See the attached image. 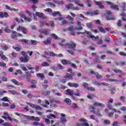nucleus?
<instances>
[{
	"mask_svg": "<svg viewBox=\"0 0 126 126\" xmlns=\"http://www.w3.org/2000/svg\"><path fill=\"white\" fill-rule=\"evenodd\" d=\"M65 40L63 39L62 42L59 43V45L62 47L65 46L68 47L69 49L74 50L76 48V44L73 41H70L69 43H65Z\"/></svg>",
	"mask_w": 126,
	"mask_h": 126,
	"instance_id": "f257e3e1",
	"label": "nucleus"
},
{
	"mask_svg": "<svg viewBox=\"0 0 126 126\" xmlns=\"http://www.w3.org/2000/svg\"><path fill=\"white\" fill-rule=\"evenodd\" d=\"M52 15L54 17L59 16V17L54 19V20L55 21H60L61 20H63L64 19L63 17H62L63 16V15H62V14H61L60 11H54L53 13H52Z\"/></svg>",
	"mask_w": 126,
	"mask_h": 126,
	"instance_id": "f03ea898",
	"label": "nucleus"
},
{
	"mask_svg": "<svg viewBox=\"0 0 126 126\" xmlns=\"http://www.w3.org/2000/svg\"><path fill=\"white\" fill-rule=\"evenodd\" d=\"M21 53L24 57H21L20 58V61L22 63H27L29 61V57L27 55V53L25 51H22Z\"/></svg>",
	"mask_w": 126,
	"mask_h": 126,
	"instance_id": "7ed1b4c3",
	"label": "nucleus"
},
{
	"mask_svg": "<svg viewBox=\"0 0 126 126\" xmlns=\"http://www.w3.org/2000/svg\"><path fill=\"white\" fill-rule=\"evenodd\" d=\"M65 7L68 10L70 9H72V10H79V7L77 6H74V5L72 3H69L68 4L65 5Z\"/></svg>",
	"mask_w": 126,
	"mask_h": 126,
	"instance_id": "20e7f679",
	"label": "nucleus"
},
{
	"mask_svg": "<svg viewBox=\"0 0 126 126\" xmlns=\"http://www.w3.org/2000/svg\"><path fill=\"white\" fill-rule=\"evenodd\" d=\"M90 110H91V112L94 114V115H97V116L102 117L101 113H100V110L97 109L96 111V108L94 107V106H91Z\"/></svg>",
	"mask_w": 126,
	"mask_h": 126,
	"instance_id": "39448f33",
	"label": "nucleus"
},
{
	"mask_svg": "<svg viewBox=\"0 0 126 126\" xmlns=\"http://www.w3.org/2000/svg\"><path fill=\"white\" fill-rule=\"evenodd\" d=\"M85 32H86V34H87L88 37L91 38L92 39V40H93L94 41H98V40H99V36H95L91 34V32H90L88 31H86Z\"/></svg>",
	"mask_w": 126,
	"mask_h": 126,
	"instance_id": "423d86ee",
	"label": "nucleus"
},
{
	"mask_svg": "<svg viewBox=\"0 0 126 126\" xmlns=\"http://www.w3.org/2000/svg\"><path fill=\"white\" fill-rule=\"evenodd\" d=\"M105 16L108 20H115V18L113 17L112 12L110 11H106Z\"/></svg>",
	"mask_w": 126,
	"mask_h": 126,
	"instance_id": "0eeeda50",
	"label": "nucleus"
},
{
	"mask_svg": "<svg viewBox=\"0 0 126 126\" xmlns=\"http://www.w3.org/2000/svg\"><path fill=\"white\" fill-rule=\"evenodd\" d=\"M17 31H22L24 34H28V31L24 27L19 26L17 28Z\"/></svg>",
	"mask_w": 126,
	"mask_h": 126,
	"instance_id": "6e6552de",
	"label": "nucleus"
},
{
	"mask_svg": "<svg viewBox=\"0 0 126 126\" xmlns=\"http://www.w3.org/2000/svg\"><path fill=\"white\" fill-rule=\"evenodd\" d=\"M39 32L40 33H43L44 34V35H48L50 34V32H51V30L50 29H40L39 30Z\"/></svg>",
	"mask_w": 126,
	"mask_h": 126,
	"instance_id": "1a4fd4ad",
	"label": "nucleus"
},
{
	"mask_svg": "<svg viewBox=\"0 0 126 126\" xmlns=\"http://www.w3.org/2000/svg\"><path fill=\"white\" fill-rule=\"evenodd\" d=\"M76 20H77L76 23L78 26H80L79 28H76V30H82L83 28H82V27H81V22H80V21H81L82 19L76 18Z\"/></svg>",
	"mask_w": 126,
	"mask_h": 126,
	"instance_id": "9d476101",
	"label": "nucleus"
},
{
	"mask_svg": "<svg viewBox=\"0 0 126 126\" xmlns=\"http://www.w3.org/2000/svg\"><path fill=\"white\" fill-rule=\"evenodd\" d=\"M35 15L37 16H38V17H39V18H40L41 19H47V17L43 13H40L39 12H36L35 13Z\"/></svg>",
	"mask_w": 126,
	"mask_h": 126,
	"instance_id": "9b49d317",
	"label": "nucleus"
},
{
	"mask_svg": "<svg viewBox=\"0 0 126 126\" xmlns=\"http://www.w3.org/2000/svg\"><path fill=\"white\" fill-rule=\"evenodd\" d=\"M27 120H31V121H35V122H40V118L38 117L34 116H26Z\"/></svg>",
	"mask_w": 126,
	"mask_h": 126,
	"instance_id": "f8f14e48",
	"label": "nucleus"
},
{
	"mask_svg": "<svg viewBox=\"0 0 126 126\" xmlns=\"http://www.w3.org/2000/svg\"><path fill=\"white\" fill-rule=\"evenodd\" d=\"M68 1H70V2H75L76 4H78L79 6H81V7H83V4L80 3V1L79 0H67Z\"/></svg>",
	"mask_w": 126,
	"mask_h": 126,
	"instance_id": "ddd939ff",
	"label": "nucleus"
},
{
	"mask_svg": "<svg viewBox=\"0 0 126 126\" xmlns=\"http://www.w3.org/2000/svg\"><path fill=\"white\" fill-rule=\"evenodd\" d=\"M42 43L44 45H51L52 43V38L51 37H48L45 40L43 41Z\"/></svg>",
	"mask_w": 126,
	"mask_h": 126,
	"instance_id": "4468645a",
	"label": "nucleus"
},
{
	"mask_svg": "<svg viewBox=\"0 0 126 126\" xmlns=\"http://www.w3.org/2000/svg\"><path fill=\"white\" fill-rule=\"evenodd\" d=\"M0 57H1V59L2 60V61H8V58H7L6 56L3 54V52L1 50L0 51Z\"/></svg>",
	"mask_w": 126,
	"mask_h": 126,
	"instance_id": "2eb2a0df",
	"label": "nucleus"
},
{
	"mask_svg": "<svg viewBox=\"0 0 126 126\" xmlns=\"http://www.w3.org/2000/svg\"><path fill=\"white\" fill-rule=\"evenodd\" d=\"M107 3L108 4H110L111 5V8L112 9H116V10H119V6H118V5H113V3L109 1H107Z\"/></svg>",
	"mask_w": 126,
	"mask_h": 126,
	"instance_id": "dca6fc26",
	"label": "nucleus"
},
{
	"mask_svg": "<svg viewBox=\"0 0 126 126\" xmlns=\"http://www.w3.org/2000/svg\"><path fill=\"white\" fill-rule=\"evenodd\" d=\"M61 122L63 123V124H64V123H66L67 122V120H66V118H65V114L63 113H62L61 114Z\"/></svg>",
	"mask_w": 126,
	"mask_h": 126,
	"instance_id": "f3484780",
	"label": "nucleus"
},
{
	"mask_svg": "<svg viewBox=\"0 0 126 126\" xmlns=\"http://www.w3.org/2000/svg\"><path fill=\"white\" fill-rule=\"evenodd\" d=\"M92 55H93L94 57H96L95 59H94V62L95 63H100V59L99 56H97V53H92Z\"/></svg>",
	"mask_w": 126,
	"mask_h": 126,
	"instance_id": "a211bd4d",
	"label": "nucleus"
},
{
	"mask_svg": "<svg viewBox=\"0 0 126 126\" xmlns=\"http://www.w3.org/2000/svg\"><path fill=\"white\" fill-rule=\"evenodd\" d=\"M80 122H82L83 126H89V124L87 123V120L85 118H81L80 120Z\"/></svg>",
	"mask_w": 126,
	"mask_h": 126,
	"instance_id": "6ab92c4d",
	"label": "nucleus"
},
{
	"mask_svg": "<svg viewBox=\"0 0 126 126\" xmlns=\"http://www.w3.org/2000/svg\"><path fill=\"white\" fill-rule=\"evenodd\" d=\"M66 94H67V95H69V96H72L74 94V91H73L72 90L68 89L66 91Z\"/></svg>",
	"mask_w": 126,
	"mask_h": 126,
	"instance_id": "aec40b11",
	"label": "nucleus"
},
{
	"mask_svg": "<svg viewBox=\"0 0 126 126\" xmlns=\"http://www.w3.org/2000/svg\"><path fill=\"white\" fill-rule=\"evenodd\" d=\"M48 83H49V82L47 80H44V81L42 83L41 85L43 88H44V89H46V88H48V87H49Z\"/></svg>",
	"mask_w": 126,
	"mask_h": 126,
	"instance_id": "412c9836",
	"label": "nucleus"
},
{
	"mask_svg": "<svg viewBox=\"0 0 126 126\" xmlns=\"http://www.w3.org/2000/svg\"><path fill=\"white\" fill-rule=\"evenodd\" d=\"M93 106H94V107H102V108H104L105 104L99 102H94L93 104Z\"/></svg>",
	"mask_w": 126,
	"mask_h": 126,
	"instance_id": "4be33fe9",
	"label": "nucleus"
},
{
	"mask_svg": "<svg viewBox=\"0 0 126 126\" xmlns=\"http://www.w3.org/2000/svg\"><path fill=\"white\" fill-rule=\"evenodd\" d=\"M11 81H12V83L15 85H18L19 86L22 85V83L18 82V81L15 79H12Z\"/></svg>",
	"mask_w": 126,
	"mask_h": 126,
	"instance_id": "5701e85b",
	"label": "nucleus"
},
{
	"mask_svg": "<svg viewBox=\"0 0 126 126\" xmlns=\"http://www.w3.org/2000/svg\"><path fill=\"white\" fill-rule=\"evenodd\" d=\"M61 63L63 64H71V62L70 61L66 60L65 59L61 60Z\"/></svg>",
	"mask_w": 126,
	"mask_h": 126,
	"instance_id": "b1692460",
	"label": "nucleus"
},
{
	"mask_svg": "<svg viewBox=\"0 0 126 126\" xmlns=\"http://www.w3.org/2000/svg\"><path fill=\"white\" fill-rule=\"evenodd\" d=\"M94 84H95V85H97V86H100L101 85H108V84H107V83H105V82H102V83H99L97 81H94L93 82Z\"/></svg>",
	"mask_w": 126,
	"mask_h": 126,
	"instance_id": "393cba45",
	"label": "nucleus"
},
{
	"mask_svg": "<svg viewBox=\"0 0 126 126\" xmlns=\"http://www.w3.org/2000/svg\"><path fill=\"white\" fill-rule=\"evenodd\" d=\"M98 13H99V11L98 10L94 11V12H87V14H88V15H92V16L97 15Z\"/></svg>",
	"mask_w": 126,
	"mask_h": 126,
	"instance_id": "a878e982",
	"label": "nucleus"
},
{
	"mask_svg": "<svg viewBox=\"0 0 126 126\" xmlns=\"http://www.w3.org/2000/svg\"><path fill=\"white\" fill-rule=\"evenodd\" d=\"M11 38H12V39H14L15 38H17V32L14 31H12L11 32Z\"/></svg>",
	"mask_w": 126,
	"mask_h": 126,
	"instance_id": "bb28decb",
	"label": "nucleus"
},
{
	"mask_svg": "<svg viewBox=\"0 0 126 126\" xmlns=\"http://www.w3.org/2000/svg\"><path fill=\"white\" fill-rule=\"evenodd\" d=\"M5 7H6V9H8L9 10H11V11L14 10V11H18L19 10L18 9L12 8H11V7L7 5H5Z\"/></svg>",
	"mask_w": 126,
	"mask_h": 126,
	"instance_id": "cd10ccee",
	"label": "nucleus"
},
{
	"mask_svg": "<svg viewBox=\"0 0 126 126\" xmlns=\"http://www.w3.org/2000/svg\"><path fill=\"white\" fill-rule=\"evenodd\" d=\"M95 4L96 5H98L99 6L100 8H104V6L102 4V2L101 1H98L97 2L95 1Z\"/></svg>",
	"mask_w": 126,
	"mask_h": 126,
	"instance_id": "c85d7f7f",
	"label": "nucleus"
},
{
	"mask_svg": "<svg viewBox=\"0 0 126 126\" xmlns=\"http://www.w3.org/2000/svg\"><path fill=\"white\" fill-rule=\"evenodd\" d=\"M2 118L4 119V120H5V121H7V120H9L11 122H12V118L10 116L6 117V116H2Z\"/></svg>",
	"mask_w": 126,
	"mask_h": 126,
	"instance_id": "c756f323",
	"label": "nucleus"
},
{
	"mask_svg": "<svg viewBox=\"0 0 126 126\" xmlns=\"http://www.w3.org/2000/svg\"><path fill=\"white\" fill-rule=\"evenodd\" d=\"M50 106H51V107H54V108H57V107H58V105L55 103L54 101H53L52 100L50 99Z\"/></svg>",
	"mask_w": 126,
	"mask_h": 126,
	"instance_id": "7c9ffc66",
	"label": "nucleus"
},
{
	"mask_svg": "<svg viewBox=\"0 0 126 126\" xmlns=\"http://www.w3.org/2000/svg\"><path fill=\"white\" fill-rule=\"evenodd\" d=\"M65 78H67L68 79H71L72 80L73 78H72V75L69 74L68 73H67L66 74V75L65 76Z\"/></svg>",
	"mask_w": 126,
	"mask_h": 126,
	"instance_id": "2f4dec72",
	"label": "nucleus"
},
{
	"mask_svg": "<svg viewBox=\"0 0 126 126\" xmlns=\"http://www.w3.org/2000/svg\"><path fill=\"white\" fill-rule=\"evenodd\" d=\"M42 94L44 95V96H48V95L51 94V92H50V91H43L42 92Z\"/></svg>",
	"mask_w": 126,
	"mask_h": 126,
	"instance_id": "473e14b6",
	"label": "nucleus"
},
{
	"mask_svg": "<svg viewBox=\"0 0 126 126\" xmlns=\"http://www.w3.org/2000/svg\"><path fill=\"white\" fill-rule=\"evenodd\" d=\"M20 67L24 71H28V70L27 69V68H26L25 67V65H24V64H21L20 65Z\"/></svg>",
	"mask_w": 126,
	"mask_h": 126,
	"instance_id": "72a5a7b5",
	"label": "nucleus"
},
{
	"mask_svg": "<svg viewBox=\"0 0 126 126\" xmlns=\"http://www.w3.org/2000/svg\"><path fill=\"white\" fill-rule=\"evenodd\" d=\"M15 115H16L17 116H19V117H24L25 118H26V119H27V116L26 115H24L22 114H20L18 112H15Z\"/></svg>",
	"mask_w": 126,
	"mask_h": 126,
	"instance_id": "f704fd0d",
	"label": "nucleus"
},
{
	"mask_svg": "<svg viewBox=\"0 0 126 126\" xmlns=\"http://www.w3.org/2000/svg\"><path fill=\"white\" fill-rule=\"evenodd\" d=\"M13 48L14 49V50H16L17 52H19L21 50V47L18 45V46H13Z\"/></svg>",
	"mask_w": 126,
	"mask_h": 126,
	"instance_id": "c9c22d12",
	"label": "nucleus"
},
{
	"mask_svg": "<svg viewBox=\"0 0 126 126\" xmlns=\"http://www.w3.org/2000/svg\"><path fill=\"white\" fill-rule=\"evenodd\" d=\"M36 76L41 78V79H44L45 78V76L43 73H37Z\"/></svg>",
	"mask_w": 126,
	"mask_h": 126,
	"instance_id": "e433bc0d",
	"label": "nucleus"
},
{
	"mask_svg": "<svg viewBox=\"0 0 126 126\" xmlns=\"http://www.w3.org/2000/svg\"><path fill=\"white\" fill-rule=\"evenodd\" d=\"M0 66L3 67L4 68H6V64L4 62H0Z\"/></svg>",
	"mask_w": 126,
	"mask_h": 126,
	"instance_id": "4c0bfd02",
	"label": "nucleus"
},
{
	"mask_svg": "<svg viewBox=\"0 0 126 126\" xmlns=\"http://www.w3.org/2000/svg\"><path fill=\"white\" fill-rule=\"evenodd\" d=\"M113 70L114 72H116V73H122V70L118 69V68L113 69Z\"/></svg>",
	"mask_w": 126,
	"mask_h": 126,
	"instance_id": "58836bf2",
	"label": "nucleus"
},
{
	"mask_svg": "<svg viewBox=\"0 0 126 126\" xmlns=\"http://www.w3.org/2000/svg\"><path fill=\"white\" fill-rule=\"evenodd\" d=\"M47 5H48V6H51L52 7H55V6H56L55 3L51 2H47Z\"/></svg>",
	"mask_w": 126,
	"mask_h": 126,
	"instance_id": "ea45409f",
	"label": "nucleus"
},
{
	"mask_svg": "<svg viewBox=\"0 0 126 126\" xmlns=\"http://www.w3.org/2000/svg\"><path fill=\"white\" fill-rule=\"evenodd\" d=\"M49 56L50 57H57L58 55L56 54V53H54L53 51L49 52Z\"/></svg>",
	"mask_w": 126,
	"mask_h": 126,
	"instance_id": "a19ab883",
	"label": "nucleus"
},
{
	"mask_svg": "<svg viewBox=\"0 0 126 126\" xmlns=\"http://www.w3.org/2000/svg\"><path fill=\"white\" fill-rule=\"evenodd\" d=\"M87 97L89 99H93L94 98V97H95V95H94V94H89L87 95Z\"/></svg>",
	"mask_w": 126,
	"mask_h": 126,
	"instance_id": "79ce46f5",
	"label": "nucleus"
},
{
	"mask_svg": "<svg viewBox=\"0 0 126 126\" xmlns=\"http://www.w3.org/2000/svg\"><path fill=\"white\" fill-rule=\"evenodd\" d=\"M51 100L54 102L56 103V104H61V101L56 99V98H52Z\"/></svg>",
	"mask_w": 126,
	"mask_h": 126,
	"instance_id": "37998d69",
	"label": "nucleus"
},
{
	"mask_svg": "<svg viewBox=\"0 0 126 126\" xmlns=\"http://www.w3.org/2000/svg\"><path fill=\"white\" fill-rule=\"evenodd\" d=\"M21 42H22V44L24 45L25 44H28V40L25 39H22L21 40Z\"/></svg>",
	"mask_w": 126,
	"mask_h": 126,
	"instance_id": "c03bdc74",
	"label": "nucleus"
},
{
	"mask_svg": "<svg viewBox=\"0 0 126 126\" xmlns=\"http://www.w3.org/2000/svg\"><path fill=\"white\" fill-rule=\"evenodd\" d=\"M51 36H52V37H53V38L55 39V40H59V38L58 37V35H56V34H55V33H52L51 34Z\"/></svg>",
	"mask_w": 126,
	"mask_h": 126,
	"instance_id": "a18cd8bd",
	"label": "nucleus"
},
{
	"mask_svg": "<svg viewBox=\"0 0 126 126\" xmlns=\"http://www.w3.org/2000/svg\"><path fill=\"white\" fill-rule=\"evenodd\" d=\"M108 80L110 82H120V80H119L118 79H109Z\"/></svg>",
	"mask_w": 126,
	"mask_h": 126,
	"instance_id": "49530a36",
	"label": "nucleus"
},
{
	"mask_svg": "<svg viewBox=\"0 0 126 126\" xmlns=\"http://www.w3.org/2000/svg\"><path fill=\"white\" fill-rule=\"evenodd\" d=\"M2 50H3V51H6L8 49V46L5 45L1 46Z\"/></svg>",
	"mask_w": 126,
	"mask_h": 126,
	"instance_id": "de8ad7c7",
	"label": "nucleus"
},
{
	"mask_svg": "<svg viewBox=\"0 0 126 126\" xmlns=\"http://www.w3.org/2000/svg\"><path fill=\"white\" fill-rule=\"evenodd\" d=\"M86 2L88 3V6L89 7H91V3H92V1L90 0H86Z\"/></svg>",
	"mask_w": 126,
	"mask_h": 126,
	"instance_id": "09e8293b",
	"label": "nucleus"
},
{
	"mask_svg": "<svg viewBox=\"0 0 126 126\" xmlns=\"http://www.w3.org/2000/svg\"><path fill=\"white\" fill-rule=\"evenodd\" d=\"M67 19H68V20H70V21H74V18H72V17L67 15Z\"/></svg>",
	"mask_w": 126,
	"mask_h": 126,
	"instance_id": "8fccbe9b",
	"label": "nucleus"
},
{
	"mask_svg": "<svg viewBox=\"0 0 126 126\" xmlns=\"http://www.w3.org/2000/svg\"><path fill=\"white\" fill-rule=\"evenodd\" d=\"M29 1L30 2H32L34 4H36V3L39 2V0H29Z\"/></svg>",
	"mask_w": 126,
	"mask_h": 126,
	"instance_id": "3c124183",
	"label": "nucleus"
},
{
	"mask_svg": "<svg viewBox=\"0 0 126 126\" xmlns=\"http://www.w3.org/2000/svg\"><path fill=\"white\" fill-rule=\"evenodd\" d=\"M65 102L66 103V104L69 105L71 102V100L69 98H66L65 99Z\"/></svg>",
	"mask_w": 126,
	"mask_h": 126,
	"instance_id": "603ef678",
	"label": "nucleus"
},
{
	"mask_svg": "<svg viewBox=\"0 0 126 126\" xmlns=\"http://www.w3.org/2000/svg\"><path fill=\"white\" fill-rule=\"evenodd\" d=\"M2 101H3L4 102H9V100L7 98V97L4 96L1 99Z\"/></svg>",
	"mask_w": 126,
	"mask_h": 126,
	"instance_id": "864d4df0",
	"label": "nucleus"
},
{
	"mask_svg": "<svg viewBox=\"0 0 126 126\" xmlns=\"http://www.w3.org/2000/svg\"><path fill=\"white\" fill-rule=\"evenodd\" d=\"M121 7L123 8V10H126V3H122L121 5Z\"/></svg>",
	"mask_w": 126,
	"mask_h": 126,
	"instance_id": "5fc2aeb1",
	"label": "nucleus"
},
{
	"mask_svg": "<svg viewBox=\"0 0 126 126\" xmlns=\"http://www.w3.org/2000/svg\"><path fill=\"white\" fill-rule=\"evenodd\" d=\"M27 104L28 105H29L31 107V108H35V104H34L32 103L27 102Z\"/></svg>",
	"mask_w": 126,
	"mask_h": 126,
	"instance_id": "6e6d98bb",
	"label": "nucleus"
},
{
	"mask_svg": "<svg viewBox=\"0 0 126 126\" xmlns=\"http://www.w3.org/2000/svg\"><path fill=\"white\" fill-rule=\"evenodd\" d=\"M71 107L72 108H74V109H78V106L76 103H72Z\"/></svg>",
	"mask_w": 126,
	"mask_h": 126,
	"instance_id": "4d7b16f0",
	"label": "nucleus"
},
{
	"mask_svg": "<svg viewBox=\"0 0 126 126\" xmlns=\"http://www.w3.org/2000/svg\"><path fill=\"white\" fill-rule=\"evenodd\" d=\"M41 26H44V25H46L47 26H49L50 24H47V23L45 22H41Z\"/></svg>",
	"mask_w": 126,
	"mask_h": 126,
	"instance_id": "13d9d810",
	"label": "nucleus"
},
{
	"mask_svg": "<svg viewBox=\"0 0 126 126\" xmlns=\"http://www.w3.org/2000/svg\"><path fill=\"white\" fill-rule=\"evenodd\" d=\"M34 108L35 110H38V111H41V110H42V107L39 105H35Z\"/></svg>",
	"mask_w": 126,
	"mask_h": 126,
	"instance_id": "bf43d9fd",
	"label": "nucleus"
},
{
	"mask_svg": "<svg viewBox=\"0 0 126 126\" xmlns=\"http://www.w3.org/2000/svg\"><path fill=\"white\" fill-rule=\"evenodd\" d=\"M87 89V90H89L90 91H95V88L92 87H88Z\"/></svg>",
	"mask_w": 126,
	"mask_h": 126,
	"instance_id": "052dcab7",
	"label": "nucleus"
},
{
	"mask_svg": "<svg viewBox=\"0 0 126 126\" xmlns=\"http://www.w3.org/2000/svg\"><path fill=\"white\" fill-rule=\"evenodd\" d=\"M26 13H27V14H28L29 16H30V17H32V13H31L30 11L26 10Z\"/></svg>",
	"mask_w": 126,
	"mask_h": 126,
	"instance_id": "680f3d73",
	"label": "nucleus"
},
{
	"mask_svg": "<svg viewBox=\"0 0 126 126\" xmlns=\"http://www.w3.org/2000/svg\"><path fill=\"white\" fill-rule=\"evenodd\" d=\"M12 58H17L18 57V55L17 53H15V52H12Z\"/></svg>",
	"mask_w": 126,
	"mask_h": 126,
	"instance_id": "e2e57ef3",
	"label": "nucleus"
},
{
	"mask_svg": "<svg viewBox=\"0 0 126 126\" xmlns=\"http://www.w3.org/2000/svg\"><path fill=\"white\" fill-rule=\"evenodd\" d=\"M98 29L100 32H102V33H106V31L105 29H103L102 27H99Z\"/></svg>",
	"mask_w": 126,
	"mask_h": 126,
	"instance_id": "0e129e2a",
	"label": "nucleus"
},
{
	"mask_svg": "<svg viewBox=\"0 0 126 126\" xmlns=\"http://www.w3.org/2000/svg\"><path fill=\"white\" fill-rule=\"evenodd\" d=\"M25 20H26V21H28V22H31V21H32V18L27 17L25 19Z\"/></svg>",
	"mask_w": 126,
	"mask_h": 126,
	"instance_id": "69168bd1",
	"label": "nucleus"
},
{
	"mask_svg": "<svg viewBox=\"0 0 126 126\" xmlns=\"http://www.w3.org/2000/svg\"><path fill=\"white\" fill-rule=\"evenodd\" d=\"M83 86L86 89H87L88 88V84L87 83H83Z\"/></svg>",
	"mask_w": 126,
	"mask_h": 126,
	"instance_id": "338daca9",
	"label": "nucleus"
},
{
	"mask_svg": "<svg viewBox=\"0 0 126 126\" xmlns=\"http://www.w3.org/2000/svg\"><path fill=\"white\" fill-rule=\"evenodd\" d=\"M58 66L59 69H61V70L64 69V67H63V66L61 64H58Z\"/></svg>",
	"mask_w": 126,
	"mask_h": 126,
	"instance_id": "774afa93",
	"label": "nucleus"
}]
</instances>
